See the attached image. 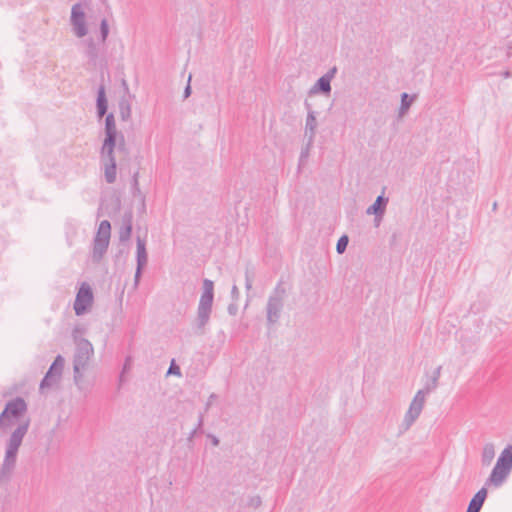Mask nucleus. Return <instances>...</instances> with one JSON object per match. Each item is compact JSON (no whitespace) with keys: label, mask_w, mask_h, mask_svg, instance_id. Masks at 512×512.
I'll list each match as a JSON object with an SVG mask.
<instances>
[{"label":"nucleus","mask_w":512,"mask_h":512,"mask_svg":"<svg viewBox=\"0 0 512 512\" xmlns=\"http://www.w3.org/2000/svg\"><path fill=\"white\" fill-rule=\"evenodd\" d=\"M30 419L21 421L6 441L5 454L0 467V482L9 481L14 472L19 448L28 432Z\"/></svg>","instance_id":"obj_1"},{"label":"nucleus","mask_w":512,"mask_h":512,"mask_svg":"<svg viewBox=\"0 0 512 512\" xmlns=\"http://www.w3.org/2000/svg\"><path fill=\"white\" fill-rule=\"evenodd\" d=\"M214 300V282L205 278L203 280V291L200 296L197 316L195 321V333L203 334L205 326L209 323Z\"/></svg>","instance_id":"obj_2"},{"label":"nucleus","mask_w":512,"mask_h":512,"mask_svg":"<svg viewBox=\"0 0 512 512\" xmlns=\"http://www.w3.org/2000/svg\"><path fill=\"white\" fill-rule=\"evenodd\" d=\"M27 410V402L21 396L7 401L0 413V430L6 431L12 427L16 421H19L26 414Z\"/></svg>","instance_id":"obj_3"},{"label":"nucleus","mask_w":512,"mask_h":512,"mask_svg":"<svg viewBox=\"0 0 512 512\" xmlns=\"http://www.w3.org/2000/svg\"><path fill=\"white\" fill-rule=\"evenodd\" d=\"M76 341V350L73 356V379L78 384L83 378V370L87 367L94 349L89 340L80 338Z\"/></svg>","instance_id":"obj_4"},{"label":"nucleus","mask_w":512,"mask_h":512,"mask_svg":"<svg viewBox=\"0 0 512 512\" xmlns=\"http://www.w3.org/2000/svg\"><path fill=\"white\" fill-rule=\"evenodd\" d=\"M285 293L286 290L283 283L280 281L269 295L266 304V321L268 327H272L278 323L284 306Z\"/></svg>","instance_id":"obj_5"},{"label":"nucleus","mask_w":512,"mask_h":512,"mask_svg":"<svg viewBox=\"0 0 512 512\" xmlns=\"http://www.w3.org/2000/svg\"><path fill=\"white\" fill-rule=\"evenodd\" d=\"M111 235V224L102 220L93 239L92 256H103L106 253Z\"/></svg>","instance_id":"obj_6"},{"label":"nucleus","mask_w":512,"mask_h":512,"mask_svg":"<svg viewBox=\"0 0 512 512\" xmlns=\"http://www.w3.org/2000/svg\"><path fill=\"white\" fill-rule=\"evenodd\" d=\"M94 295L91 286L87 282H82L73 304L76 316L84 315L92 306Z\"/></svg>","instance_id":"obj_7"},{"label":"nucleus","mask_w":512,"mask_h":512,"mask_svg":"<svg viewBox=\"0 0 512 512\" xmlns=\"http://www.w3.org/2000/svg\"><path fill=\"white\" fill-rule=\"evenodd\" d=\"M64 358L57 355L40 382V389L49 388L59 381L64 368Z\"/></svg>","instance_id":"obj_8"},{"label":"nucleus","mask_w":512,"mask_h":512,"mask_svg":"<svg viewBox=\"0 0 512 512\" xmlns=\"http://www.w3.org/2000/svg\"><path fill=\"white\" fill-rule=\"evenodd\" d=\"M70 22L73 32L78 38H82L87 35L88 27L86 24V15L81 3H76L72 6Z\"/></svg>","instance_id":"obj_9"},{"label":"nucleus","mask_w":512,"mask_h":512,"mask_svg":"<svg viewBox=\"0 0 512 512\" xmlns=\"http://www.w3.org/2000/svg\"><path fill=\"white\" fill-rule=\"evenodd\" d=\"M108 112V99L106 95V86L104 83L103 74L101 75V82L97 88L96 93V115L101 120Z\"/></svg>","instance_id":"obj_10"},{"label":"nucleus","mask_w":512,"mask_h":512,"mask_svg":"<svg viewBox=\"0 0 512 512\" xmlns=\"http://www.w3.org/2000/svg\"><path fill=\"white\" fill-rule=\"evenodd\" d=\"M385 190L386 187H383L382 193L378 195L374 203L367 208V215H374L377 219L383 218L387 204L389 202V198L385 196Z\"/></svg>","instance_id":"obj_11"},{"label":"nucleus","mask_w":512,"mask_h":512,"mask_svg":"<svg viewBox=\"0 0 512 512\" xmlns=\"http://www.w3.org/2000/svg\"><path fill=\"white\" fill-rule=\"evenodd\" d=\"M510 472H511L510 470L495 464V466L493 467L489 477L485 481V486L484 487H486V486H488V487H490V486H494V487L501 486L505 482L507 477L509 476Z\"/></svg>","instance_id":"obj_12"},{"label":"nucleus","mask_w":512,"mask_h":512,"mask_svg":"<svg viewBox=\"0 0 512 512\" xmlns=\"http://www.w3.org/2000/svg\"><path fill=\"white\" fill-rule=\"evenodd\" d=\"M104 163V176L108 184H113L117 176V162L115 156L100 157Z\"/></svg>","instance_id":"obj_13"},{"label":"nucleus","mask_w":512,"mask_h":512,"mask_svg":"<svg viewBox=\"0 0 512 512\" xmlns=\"http://www.w3.org/2000/svg\"><path fill=\"white\" fill-rule=\"evenodd\" d=\"M331 82L325 78L323 75L316 80L314 85L308 90V95L313 96L316 94H321L324 96H330L331 94Z\"/></svg>","instance_id":"obj_14"},{"label":"nucleus","mask_w":512,"mask_h":512,"mask_svg":"<svg viewBox=\"0 0 512 512\" xmlns=\"http://www.w3.org/2000/svg\"><path fill=\"white\" fill-rule=\"evenodd\" d=\"M132 220L133 215L131 211L125 212L122 216V224L119 229V240L126 242L130 239L132 234Z\"/></svg>","instance_id":"obj_15"},{"label":"nucleus","mask_w":512,"mask_h":512,"mask_svg":"<svg viewBox=\"0 0 512 512\" xmlns=\"http://www.w3.org/2000/svg\"><path fill=\"white\" fill-rule=\"evenodd\" d=\"M487 495H488L487 488L482 487L474 494V496L470 500L467 508L470 510H473V511L480 512V510L482 509L484 502L487 498Z\"/></svg>","instance_id":"obj_16"},{"label":"nucleus","mask_w":512,"mask_h":512,"mask_svg":"<svg viewBox=\"0 0 512 512\" xmlns=\"http://www.w3.org/2000/svg\"><path fill=\"white\" fill-rule=\"evenodd\" d=\"M85 54L90 64L96 65L100 55V49L93 38L85 40Z\"/></svg>","instance_id":"obj_17"},{"label":"nucleus","mask_w":512,"mask_h":512,"mask_svg":"<svg viewBox=\"0 0 512 512\" xmlns=\"http://www.w3.org/2000/svg\"><path fill=\"white\" fill-rule=\"evenodd\" d=\"M316 112H309L306 117L305 134L308 135L309 143H312L317 129Z\"/></svg>","instance_id":"obj_18"},{"label":"nucleus","mask_w":512,"mask_h":512,"mask_svg":"<svg viewBox=\"0 0 512 512\" xmlns=\"http://www.w3.org/2000/svg\"><path fill=\"white\" fill-rule=\"evenodd\" d=\"M496 464L512 471V444L507 445L500 453Z\"/></svg>","instance_id":"obj_19"},{"label":"nucleus","mask_w":512,"mask_h":512,"mask_svg":"<svg viewBox=\"0 0 512 512\" xmlns=\"http://www.w3.org/2000/svg\"><path fill=\"white\" fill-rule=\"evenodd\" d=\"M417 95L416 94H408L406 92H403L400 96L401 98V101H400V106H399V109H398V117H402L404 116L408 110L410 109L412 103L415 101Z\"/></svg>","instance_id":"obj_20"},{"label":"nucleus","mask_w":512,"mask_h":512,"mask_svg":"<svg viewBox=\"0 0 512 512\" xmlns=\"http://www.w3.org/2000/svg\"><path fill=\"white\" fill-rule=\"evenodd\" d=\"M118 139L104 137L102 146L100 148V157L115 156V149Z\"/></svg>","instance_id":"obj_21"},{"label":"nucleus","mask_w":512,"mask_h":512,"mask_svg":"<svg viewBox=\"0 0 512 512\" xmlns=\"http://www.w3.org/2000/svg\"><path fill=\"white\" fill-rule=\"evenodd\" d=\"M495 457V447L493 443H486L481 452V463L483 466H489Z\"/></svg>","instance_id":"obj_22"},{"label":"nucleus","mask_w":512,"mask_h":512,"mask_svg":"<svg viewBox=\"0 0 512 512\" xmlns=\"http://www.w3.org/2000/svg\"><path fill=\"white\" fill-rule=\"evenodd\" d=\"M119 114L122 121H127L131 118V103L128 99L122 97L119 100Z\"/></svg>","instance_id":"obj_23"},{"label":"nucleus","mask_w":512,"mask_h":512,"mask_svg":"<svg viewBox=\"0 0 512 512\" xmlns=\"http://www.w3.org/2000/svg\"><path fill=\"white\" fill-rule=\"evenodd\" d=\"M65 235L67 239L68 245L72 246L75 242H77L80 236L78 235V231L75 225L72 223H67L65 226Z\"/></svg>","instance_id":"obj_24"},{"label":"nucleus","mask_w":512,"mask_h":512,"mask_svg":"<svg viewBox=\"0 0 512 512\" xmlns=\"http://www.w3.org/2000/svg\"><path fill=\"white\" fill-rule=\"evenodd\" d=\"M427 394L423 390H418L410 404V408H415L418 412H422Z\"/></svg>","instance_id":"obj_25"},{"label":"nucleus","mask_w":512,"mask_h":512,"mask_svg":"<svg viewBox=\"0 0 512 512\" xmlns=\"http://www.w3.org/2000/svg\"><path fill=\"white\" fill-rule=\"evenodd\" d=\"M203 423H204V413L201 412L199 413V416H198V421H197V424L196 426L194 427V429L189 433L188 437H187V442L188 444L192 443L193 442V438L197 435V434H201L203 433Z\"/></svg>","instance_id":"obj_26"},{"label":"nucleus","mask_w":512,"mask_h":512,"mask_svg":"<svg viewBox=\"0 0 512 512\" xmlns=\"http://www.w3.org/2000/svg\"><path fill=\"white\" fill-rule=\"evenodd\" d=\"M421 412H418L415 408H410L406 412L403 420V424L405 425V429H408L415 420L420 416Z\"/></svg>","instance_id":"obj_27"},{"label":"nucleus","mask_w":512,"mask_h":512,"mask_svg":"<svg viewBox=\"0 0 512 512\" xmlns=\"http://www.w3.org/2000/svg\"><path fill=\"white\" fill-rule=\"evenodd\" d=\"M109 24H108V20L106 18H103L101 21H100V26H99V42L102 43V44H105L107 38H108V35H109Z\"/></svg>","instance_id":"obj_28"},{"label":"nucleus","mask_w":512,"mask_h":512,"mask_svg":"<svg viewBox=\"0 0 512 512\" xmlns=\"http://www.w3.org/2000/svg\"><path fill=\"white\" fill-rule=\"evenodd\" d=\"M138 177H139V172L138 171L134 172L132 175V179H131V193L134 197L141 198V197H144L145 195L142 193V191L140 189Z\"/></svg>","instance_id":"obj_29"},{"label":"nucleus","mask_w":512,"mask_h":512,"mask_svg":"<svg viewBox=\"0 0 512 512\" xmlns=\"http://www.w3.org/2000/svg\"><path fill=\"white\" fill-rule=\"evenodd\" d=\"M349 243V237L346 234H343L337 241L336 251L338 254H343L346 251V248Z\"/></svg>","instance_id":"obj_30"},{"label":"nucleus","mask_w":512,"mask_h":512,"mask_svg":"<svg viewBox=\"0 0 512 512\" xmlns=\"http://www.w3.org/2000/svg\"><path fill=\"white\" fill-rule=\"evenodd\" d=\"M253 279H254L253 268H250L248 265L245 270V288L247 291H249L252 288Z\"/></svg>","instance_id":"obj_31"},{"label":"nucleus","mask_w":512,"mask_h":512,"mask_svg":"<svg viewBox=\"0 0 512 512\" xmlns=\"http://www.w3.org/2000/svg\"><path fill=\"white\" fill-rule=\"evenodd\" d=\"M438 387V382L435 381V378H431V376L427 379V381L425 382L424 384V387H423V391L426 393V394H429L431 393L432 391H434L436 388Z\"/></svg>","instance_id":"obj_32"},{"label":"nucleus","mask_w":512,"mask_h":512,"mask_svg":"<svg viewBox=\"0 0 512 512\" xmlns=\"http://www.w3.org/2000/svg\"><path fill=\"white\" fill-rule=\"evenodd\" d=\"M135 256H148L146 251V242L140 237H137V248Z\"/></svg>","instance_id":"obj_33"},{"label":"nucleus","mask_w":512,"mask_h":512,"mask_svg":"<svg viewBox=\"0 0 512 512\" xmlns=\"http://www.w3.org/2000/svg\"><path fill=\"white\" fill-rule=\"evenodd\" d=\"M111 128H117L116 122H115V117L112 112H110V113L107 112V114L105 115L104 129H111Z\"/></svg>","instance_id":"obj_34"},{"label":"nucleus","mask_w":512,"mask_h":512,"mask_svg":"<svg viewBox=\"0 0 512 512\" xmlns=\"http://www.w3.org/2000/svg\"><path fill=\"white\" fill-rule=\"evenodd\" d=\"M400 237H401V233H397V232H394L390 237L389 243L394 252H400V250L396 248Z\"/></svg>","instance_id":"obj_35"},{"label":"nucleus","mask_w":512,"mask_h":512,"mask_svg":"<svg viewBox=\"0 0 512 512\" xmlns=\"http://www.w3.org/2000/svg\"><path fill=\"white\" fill-rule=\"evenodd\" d=\"M105 137L119 139L121 135H124L122 132H119L117 128L104 129Z\"/></svg>","instance_id":"obj_36"},{"label":"nucleus","mask_w":512,"mask_h":512,"mask_svg":"<svg viewBox=\"0 0 512 512\" xmlns=\"http://www.w3.org/2000/svg\"><path fill=\"white\" fill-rule=\"evenodd\" d=\"M170 374L176 375L178 377H180L182 375L180 367L178 365H176L174 360H172V362L168 368V371H167V375H170Z\"/></svg>","instance_id":"obj_37"},{"label":"nucleus","mask_w":512,"mask_h":512,"mask_svg":"<svg viewBox=\"0 0 512 512\" xmlns=\"http://www.w3.org/2000/svg\"><path fill=\"white\" fill-rule=\"evenodd\" d=\"M116 148H117V150L119 152H122V153H125V154L128 153V149L126 147V141H125V136L124 135H121L120 138L118 139Z\"/></svg>","instance_id":"obj_38"},{"label":"nucleus","mask_w":512,"mask_h":512,"mask_svg":"<svg viewBox=\"0 0 512 512\" xmlns=\"http://www.w3.org/2000/svg\"><path fill=\"white\" fill-rule=\"evenodd\" d=\"M149 258H136L137 266L136 270H138V273H142L144 268L146 267L148 263Z\"/></svg>","instance_id":"obj_39"},{"label":"nucleus","mask_w":512,"mask_h":512,"mask_svg":"<svg viewBox=\"0 0 512 512\" xmlns=\"http://www.w3.org/2000/svg\"><path fill=\"white\" fill-rule=\"evenodd\" d=\"M238 301H232L228 307H227V312L229 315L231 316H235L238 312V304H237Z\"/></svg>","instance_id":"obj_40"},{"label":"nucleus","mask_w":512,"mask_h":512,"mask_svg":"<svg viewBox=\"0 0 512 512\" xmlns=\"http://www.w3.org/2000/svg\"><path fill=\"white\" fill-rule=\"evenodd\" d=\"M190 82H191V75H189L187 85L184 88L183 99H187L192 93V88H191Z\"/></svg>","instance_id":"obj_41"},{"label":"nucleus","mask_w":512,"mask_h":512,"mask_svg":"<svg viewBox=\"0 0 512 512\" xmlns=\"http://www.w3.org/2000/svg\"><path fill=\"white\" fill-rule=\"evenodd\" d=\"M336 73H337V67L333 66L325 74H323V76L331 82L332 79L335 77Z\"/></svg>","instance_id":"obj_42"},{"label":"nucleus","mask_w":512,"mask_h":512,"mask_svg":"<svg viewBox=\"0 0 512 512\" xmlns=\"http://www.w3.org/2000/svg\"><path fill=\"white\" fill-rule=\"evenodd\" d=\"M231 299L232 301H238L239 298H240V292H239V289L238 287L234 284L231 288Z\"/></svg>","instance_id":"obj_43"},{"label":"nucleus","mask_w":512,"mask_h":512,"mask_svg":"<svg viewBox=\"0 0 512 512\" xmlns=\"http://www.w3.org/2000/svg\"><path fill=\"white\" fill-rule=\"evenodd\" d=\"M311 143L308 142L307 146L302 149L301 153H300V158H299V167L301 166V162L303 160H305L307 157H308V154H309V145Z\"/></svg>","instance_id":"obj_44"},{"label":"nucleus","mask_w":512,"mask_h":512,"mask_svg":"<svg viewBox=\"0 0 512 512\" xmlns=\"http://www.w3.org/2000/svg\"><path fill=\"white\" fill-rule=\"evenodd\" d=\"M140 200V203H139V207H138V213L139 214H143L146 212V197H141L139 198Z\"/></svg>","instance_id":"obj_45"},{"label":"nucleus","mask_w":512,"mask_h":512,"mask_svg":"<svg viewBox=\"0 0 512 512\" xmlns=\"http://www.w3.org/2000/svg\"><path fill=\"white\" fill-rule=\"evenodd\" d=\"M207 438L210 440L211 444L215 447L218 446L220 443L219 438L217 436H215L214 434L208 433Z\"/></svg>","instance_id":"obj_46"},{"label":"nucleus","mask_w":512,"mask_h":512,"mask_svg":"<svg viewBox=\"0 0 512 512\" xmlns=\"http://www.w3.org/2000/svg\"><path fill=\"white\" fill-rule=\"evenodd\" d=\"M441 366H438L432 373L431 378H435V381H439L440 374H441Z\"/></svg>","instance_id":"obj_47"},{"label":"nucleus","mask_w":512,"mask_h":512,"mask_svg":"<svg viewBox=\"0 0 512 512\" xmlns=\"http://www.w3.org/2000/svg\"><path fill=\"white\" fill-rule=\"evenodd\" d=\"M217 398V395L215 393H212L210 394L209 398H208V401L206 403V406H205V412L208 411L211 403L213 402V400H215Z\"/></svg>","instance_id":"obj_48"},{"label":"nucleus","mask_w":512,"mask_h":512,"mask_svg":"<svg viewBox=\"0 0 512 512\" xmlns=\"http://www.w3.org/2000/svg\"><path fill=\"white\" fill-rule=\"evenodd\" d=\"M141 276H142V273H138V270L135 271V274H134V286L137 287L139 282H140V279H141Z\"/></svg>","instance_id":"obj_49"},{"label":"nucleus","mask_w":512,"mask_h":512,"mask_svg":"<svg viewBox=\"0 0 512 512\" xmlns=\"http://www.w3.org/2000/svg\"><path fill=\"white\" fill-rule=\"evenodd\" d=\"M130 362H131V357H130V356H127V357L125 358V363H124V365H123V370H122V373H121V374H123V373H124V371L129 367ZM120 377H122V375H120Z\"/></svg>","instance_id":"obj_50"},{"label":"nucleus","mask_w":512,"mask_h":512,"mask_svg":"<svg viewBox=\"0 0 512 512\" xmlns=\"http://www.w3.org/2000/svg\"><path fill=\"white\" fill-rule=\"evenodd\" d=\"M261 504V498L259 496L251 499V505L258 507Z\"/></svg>","instance_id":"obj_51"},{"label":"nucleus","mask_w":512,"mask_h":512,"mask_svg":"<svg viewBox=\"0 0 512 512\" xmlns=\"http://www.w3.org/2000/svg\"><path fill=\"white\" fill-rule=\"evenodd\" d=\"M304 107L305 109L307 110V114H309V112H315L313 109H312V105L311 103L308 102V100H305L304 101Z\"/></svg>","instance_id":"obj_52"},{"label":"nucleus","mask_w":512,"mask_h":512,"mask_svg":"<svg viewBox=\"0 0 512 512\" xmlns=\"http://www.w3.org/2000/svg\"><path fill=\"white\" fill-rule=\"evenodd\" d=\"M6 246V242L4 238L0 235V254L4 251Z\"/></svg>","instance_id":"obj_53"},{"label":"nucleus","mask_w":512,"mask_h":512,"mask_svg":"<svg viewBox=\"0 0 512 512\" xmlns=\"http://www.w3.org/2000/svg\"><path fill=\"white\" fill-rule=\"evenodd\" d=\"M512 56V44L510 43L507 47V53H506V57L507 58H510Z\"/></svg>","instance_id":"obj_54"},{"label":"nucleus","mask_w":512,"mask_h":512,"mask_svg":"<svg viewBox=\"0 0 512 512\" xmlns=\"http://www.w3.org/2000/svg\"><path fill=\"white\" fill-rule=\"evenodd\" d=\"M503 78H510L511 77V72L509 70H505L503 72H501L500 74Z\"/></svg>","instance_id":"obj_55"},{"label":"nucleus","mask_w":512,"mask_h":512,"mask_svg":"<svg viewBox=\"0 0 512 512\" xmlns=\"http://www.w3.org/2000/svg\"><path fill=\"white\" fill-rule=\"evenodd\" d=\"M383 218H379L377 219L375 216H374V223H375V226L378 227L380 222L382 221Z\"/></svg>","instance_id":"obj_56"},{"label":"nucleus","mask_w":512,"mask_h":512,"mask_svg":"<svg viewBox=\"0 0 512 512\" xmlns=\"http://www.w3.org/2000/svg\"><path fill=\"white\" fill-rule=\"evenodd\" d=\"M496 208H497V202H494L493 203V210H496Z\"/></svg>","instance_id":"obj_57"},{"label":"nucleus","mask_w":512,"mask_h":512,"mask_svg":"<svg viewBox=\"0 0 512 512\" xmlns=\"http://www.w3.org/2000/svg\"><path fill=\"white\" fill-rule=\"evenodd\" d=\"M123 85L125 86V88L127 89V84H126V81L123 80Z\"/></svg>","instance_id":"obj_58"},{"label":"nucleus","mask_w":512,"mask_h":512,"mask_svg":"<svg viewBox=\"0 0 512 512\" xmlns=\"http://www.w3.org/2000/svg\"><path fill=\"white\" fill-rule=\"evenodd\" d=\"M466 512H477V511H473V510H470L467 508Z\"/></svg>","instance_id":"obj_59"},{"label":"nucleus","mask_w":512,"mask_h":512,"mask_svg":"<svg viewBox=\"0 0 512 512\" xmlns=\"http://www.w3.org/2000/svg\"><path fill=\"white\" fill-rule=\"evenodd\" d=\"M95 259L97 260V262H99L102 258L97 257V258H95Z\"/></svg>","instance_id":"obj_60"}]
</instances>
